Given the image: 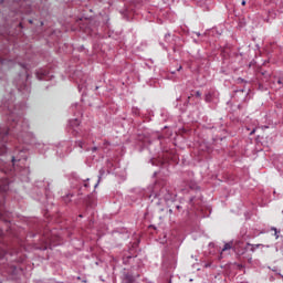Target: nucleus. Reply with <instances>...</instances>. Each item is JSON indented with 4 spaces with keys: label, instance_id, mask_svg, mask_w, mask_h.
<instances>
[{
    "label": "nucleus",
    "instance_id": "1",
    "mask_svg": "<svg viewBox=\"0 0 283 283\" xmlns=\"http://www.w3.org/2000/svg\"><path fill=\"white\" fill-rule=\"evenodd\" d=\"M13 127H15L17 132H21V127H23V133H19L18 137L22 138L23 143H30V140H28V136H30V133H28L29 125L28 122L23 120V117H19Z\"/></svg>",
    "mask_w": 283,
    "mask_h": 283
},
{
    "label": "nucleus",
    "instance_id": "2",
    "mask_svg": "<svg viewBox=\"0 0 283 283\" xmlns=\"http://www.w3.org/2000/svg\"><path fill=\"white\" fill-rule=\"evenodd\" d=\"M8 142V127L0 126V154H6V143Z\"/></svg>",
    "mask_w": 283,
    "mask_h": 283
},
{
    "label": "nucleus",
    "instance_id": "3",
    "mask_svg": "<svg viewBox=\"0 0 283 283\" xmlns=\"http://www.w3.org/2000/svg\"><path fill=\"white\" fill-rule=\"evenodd\" d=\"M234 253H237V255H244V253H247V245H244L243 241L234 242Z\"/></svg>",
    "mask_w": 283,
    "mask_h": 283
},
{
    "label": "nucleus",
    "instance_id": "4",
    "mask_svg": "<svg viewBox=\"0 0 283 283\" xmlns=\"http://www.w3.org/2000/svg\"><path fill=\"white\" fill-rule=\"evenodd\" d=\"M271 87H273L274 90H282V87H283V77L274 76V80L271 84Z\"/></svg>",
    "mask_w": 283,
    "mask_h": 283
},
{
    "label": "nucleus",
    "instance_id": "5",
    "mask_svg": "<svg viewBox=\"0 0 283 283\" xmlns=\"http://www.w3.org/2000/svg\"><path fill=\"white\" fill-rule=\"evenodd\" d=\"M234 247H235V242L233 241L226 243L221 250L220 258H222V253H224V251H231V249H234Z\"/></svg>",
    "mask_w": 283,
    "mask_h": 283
},
{
    "label": "nucleus",
    "instance_id": "6",
    "mask_svg": "<svg viewBox=\"0 0 283 283\" xmlns=\"http://www.w3.org/2000/svg\"><path fill=\"white\" fill-rule=\"evenodd\" d=\"M36 78L39 81H48V78H49L48 72H45L43 70L38 71L36 72Z\"/></svg>",
    "mask_w": 283,
    "mask_h": 283
},
{
    "label": "nucleus",
    "instance_id": "7",
    "mask_svg": "<svg viewBox=\"0 0 283 283\" xmlns=\"http://www.w3.org/2000/svg\"><path fill=\"white\" fill-rule=\"evenodd\" d=\"M247 247H251L250 251H251L252 253H255V250H256V249H260V247L264 248V247H266V245H264V244H251V243H247Z\"/></svg>",
    "mask_w": 283,
    "mask_h": 283
},
{
    "label": "nucleus",
    "instance_id": "8",
    "mask_svg": "<svg viewBox=\"0 0 283 283\" xmlns=\"http://www.w3.org/2000/svg\"><path fill=\"white\" fill-rule=\"evenodd\" d=\"M124 283H134V276L126 274L124 276Z\"/></svg>",
    "mask_w": 283,
    "mask_h": 283
},
{
    "label": "nucleus",
    "instance_id": "9",
    "mask_svg": "<svg viewBox=\"0 0 283 283\" xmlns=\"http://www.w3.org/2000/svg\"><path fill=\"white\" fill-rule=\"evenodd\" d=\"M71 127H78L80 123L78 119H73L70 122Z\"/></svg>",
    "mask_w": 283,
    "mask_h": 283
},
{
    "label": "nucleus",
    "instance_id": "10",
    "mask_svg": "<svg viewBox=\"0 0 283 283\" xmlns=\"http://www.w3.org/2000/svg\"><path fill=\"white\" fill-rule=\"evenodd\" d=\"M175 198H176V195L174 193L165 196V200H175Z\"/></svg>",
    "mask_w": 283,
    "mask_h": 283
},
{
    "label": "nucleus",
    "instance_id": "11",
    "mask_svg": "<svg viewBox=\"0 0 283 283\" xmlns=\"http://www.w3.org/2000/svg\"><path fill=\"white\" fill-rule=\"evenodd\" d=\"M76 145H77V147H80L81 149H83V147H84V145H85V142H83V140H77V142H76Z\"/></svg>",
    "mask_w": 283,
    "mask_h": 283
},
{
    "label": "nucleus",
    "instance_id": "12",
    "mask_svg": "<svg viewBox=\"0 0 283 283\" xmlns=\"http://www.w3.org/2000/svg\"><path fill=\"white\" fill-rule=\"evenodd\" d=\"M105 176V169L99 170V176H98V182H101V179Z\"/></svg>",
    "mask_w": 283,
    "mask_h": 283
},
{
    "label": "nucleus",
    "instance_id": "13",
    "mask_svg": "<svg viewBox=\"0 0 283 283\" xmlns=\"http://www.w3.org/2000/svg\"><path fill=\"white\" fill-rule=\"evenodd\" d=\"M261 75L265 77V81H269V76H271V73L261 72Z\"/></svg>",
    "mask_w": 283,
    "mask_h": 283
},
{
    "label": "nucleus",
    "instance_id": "14",
    "mask_svg": "<svg viewBox=\"0 0 283 283\" xmlns=\"http://www.w3.org/2000/svg\"><path fill=\"white\" fill-rule=\"evenodd\" d=\"M272 231H275L274 235H275L276 239L280 238V235H277V229L276 228H272Z\"/></svg>",
    "mask_w": 283,
    "mask_h": 283
},
{
    "label": "nucleus",
    "instance_id": "15",
    "mask_svg": "<svg viewBox=\"0 0 283 283\" xmlns=\"http://www.w3.org/2000/svg\"><path fill=\"white\" fill-rule=\"evenodd\" d=\"M196 96H197V98H200V96H202V93H200V91H197Z\"/></svg>",
    "mask_w": 283,
    "mask_h": 283
},
{
    "label": "nucleus",
    "instance_id": "16",
    "mask_svg": "<svg viewBox=\"0 0 283 283\" xmlns=\"http://www.w3.org/2000/svg\"><path fill=\"white\" fill-rule=\"evenodd\" d=\"M206 101L209 103V101H211V95H206Z\"/></svg>",
    "mask_w": 283,
    "mask_h": 283
},
{
    "label": "nucleus",
    "instance_id": "17",
    "mask_svg": "<svg viewBox=\"0 0 283 283\" xmlns=\"http://www.w3.org/2000/svg\"><path fill=\"white\" fill-rule=\"evenodd\" d=\"M241 6H247V0H242Z\"/></svg>",
    "mask_w": 283,
    "mask_h": 283
},
{
    "label": "nucleus",
    "instance_id": "18",
    "mask_svg": "<svg viewBox=\"0 0 283 283\" xmlns=\"http://www.w3.org/2000/svg\"><path fill=\"white\" fill-rule=\"evenodd\" d=\"M96 149H98V148H97V147H93V148H92V151H96Z\"/></svg>",
    "mask_w": 283,
    "mask_h": 283
},
{
    "label": "nucleus",
    "instance_id": "19",
    "mask_svg": "<svg viewBox=\"0 0 283 283\" xmlns=\"http://www.w3.org/2000/svg\"><path fill=\"white\" fill-rule=\"evenodd\" d=\"M10 120H12L13 123H17V119H12V117L10 118Z\"/></svg>",
    "mask_w": 283,
    "mask_h": 283
},
{
    "label": "nucleus",
    "instance_id": "20",
    "mask_svg": "<svg viewBox=\"0 0 283 283\" xmlns=\"http://www.w3.org/2000/svg\"><path fill=\"white\" fill-rule=\"evenodd\" d=\"M250 134H251V135L255 134V129H253Z\"/></svg>",
    "mask_w": 283,
    "mask_h": 283
},
{
    "label": "nucleus",
    "instance_id": "21",
    "mask_svg": "<svg viewBox=\"0 0 283 283\" xmlns=\"http://www.w3.org/2000/svg\"><path fill=\"white\" fill-rule=\"evenodd\" d=\"M180 70H182V66H179V67H178V72H180Z\"/></svg>",
    "mask_w": 283,
    "mask_h": 283
},
{
    "label": "nucleus",
    "instance_id": "22",
    "mask_svg": "<svg viewBox=\"0 0 283 283\" xmlns=\"http://www.w3.org/2000/svg\"><path fill=\"white\" fill-rule=\"evenodd\" d=\"M6 255V252H3V254L0 255V258H3Z\"/></svg>",
    "mask_w": 283,
    "mask_h": 283
},
{
    "label": "nucleus",
    "instance_id": "23",
    "mask_svg": "<svg viewBox=\"0 0 283 283\" xmlns=\"http://www.w3.org/2000/svg\"><path fill=\"white\" fill-rule=\"evenodd\" d=\"M168 211H169V213H174V211L171 209H169Z\"/></svg>",
    "mask_w": 283,
    "mask_h": 283
},
{
    "label": "nucleus",
    "instance_id": "24",
    "mask_svg": "<svg viewBox=\"0 0 283 283\" xmlns=\"http://www.w3.org/2000/svg\"><path fill=\"white\" fill-rule=\"evenodd\" d=\"M12 163H14V157H12Z\"/></svg>",
    "mask_w": 283,
    "mask_h": 283
},
{
    "label": "nucleus",
    "instance_id": "25",
    "mask_svg": "<svg viewBox=\"0 0 283 283\" xmlns=\"http://www.w3.org/2000/svg\"><path fill=\"white\" fill-rule=\"evenodd\" d=\"M197 36H200V33H197Z\"/></svg>",
    "mask_w": 283,
    "mask_h": 283
},
{
    "label": "nucleus",
    "instance_id": "26",
    "mask_svg": "<svg viewBox=\"0 0 283 283\" xmlns=\"http://www.w3.org/2000/svg\"><path fill=\"white\" fill-rule=\"evenodd\" d=\"M177 209H180V206H177Z\"/></svg>",
    "mask_w": 283,
    "mask_h": 283
},
{
    "label": "nucleus",
    "instance_id": "27",
    "mask_svg": "<svg viewBox=\"0 0 283 283\" xmlns=\"http://www.w3.org/2000/svg\"><path fill=\"white\" fill-rule=\"evenodd\" d=\"M84 187H87V184H85Z\"/></svg>",
    "mask_w": 283,
    "mask_h": 283
}]
</instances>
